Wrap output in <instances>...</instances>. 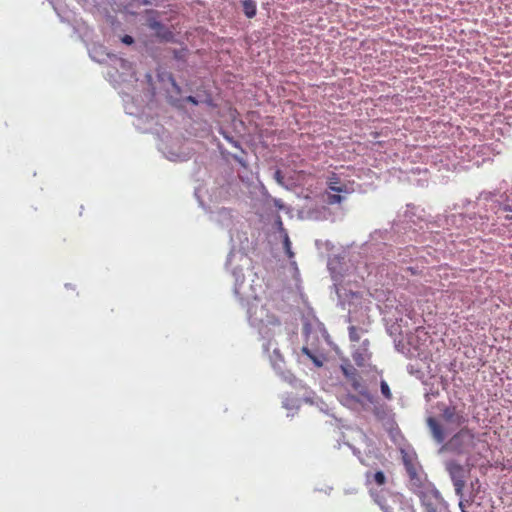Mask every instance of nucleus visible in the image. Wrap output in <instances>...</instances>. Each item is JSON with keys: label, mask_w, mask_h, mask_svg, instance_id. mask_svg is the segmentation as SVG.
<instances>
[{"label": "nucleus", "mask_w": 512, "mask_h": 512, "mask_svg": "<svg viewBox=\"0 0 512 512\" xmlns=\"http://www.w3.org/2000/svg\"><path fill=\"white\" fill-rule=\"evenodd\" d=\"M326 184L328 188L326 202L329 205L341 204L346 195L352 194L355 191L353 181L342 183L339 175L336 173H331L327 177Z\"/></svg>", "instance_id": "nucleus-1"}, {"label": "nucleus", "mask_w": 512, "mask_h": 512, "mask_svg": "<svg viewBox=\"0 0 512 512\" xmlns=\"http://www.w3.org/2000/svg\"><path fill=\"white\" fill-rule=\"evenodd\" d=\"M414 493L419 497L424 512H438L437 507L442 501L440 492L434 485L420 486Z\"/></svg>", "instance_id": "nucleus-2"}, {"label": "nucleus", "mask_w": 512, "mask_h": 512, "mask_svg": "<svg viewBox=\"0 0 512 512\" xmlns=\"http://www.w3.org/2000/svg\"><path fill=\"white\" fill-rule=\"evenodd\" d=\"M446 470L453 483L455 494L462 499L469 470L454 460H450L446 463Z\"/></svg>", "instance_id": "nucleus-3"}, {"label": "nucleus", "mask_w": 512, "mask_h": 512, "mask_svg": "<svg viewBox=\"0 0 512 512\" xmlns=\"http://www.w3.org/2000/svg\"><path fill=\"white\" fill-rule=\"evenodd\" d=\"M370 342L365 339L361 345L352 352V358L358 367L365 366L366 362L371 359V352L369 351Z\"/></svg>", "instance_id": "nucleus-4"}, {"label": "nucleus", "mask_w": 512, "mask_h": 512, "mask_svg": "<svg viewBox=\"0 0 512 512\" xmlns=\"http://www.w3.org/2000/svg\"><path fill=\"white\" fill-rule=\"evenodd\" d=\"M443 419L448 422L460 426L463 423V417L456 412L455 407H447L442 413Z\"/></svg>", "instance_id": "nucleus-5"}, {"label": "nucleus", "mask_w": 512, "mask_h": 512, "mask_svg": "<svg viewBox=\"0 0 512 512\" xmlns=\"http://www.w3.org/2000/svg\"><path fill=\"white\" fill-rule=\"evenodd\" d=\"M428 426L433 434V437L436 439L437 442L441 443L445 440L446 436L444 434V431L441 427V425L438 423V421L432 417L428 418L427 420Z\"/></svg>", "instance_id": "nucleus-6"}, {"label": "nucleus", "mask_w": 512, "mask_h": 512, "mask_svg": "<svg viewBox=\"0 0 512 512\" xmlns=\"http://www.w3.org/2000/svg\"><path fill=\"white\" fill-rule=\"evenodd\" d=\"M349 383L351 384L352 388L358 392L361 395H366L367 389L365 385L362 383V378L360 377L358 371L356 372V375L353 377L351 376L349 379H347Z\"/></svg>", "instance_id": "nucleus-7"}, {"label": "nucleus", "mask_w": 512, "mask_h": 512, "mask_svg": "<svg viewBox=\"0 0 512 512\" xmlns=\"http://www.w3.org/2000/svg\"><path fill=\"white\" fill-rule=\"evenodd\" d=\"M349 383L351 384L352 388L358 392L361 395H366L367 389L365 385L362 383V378L360 377L358 371L356 372V375L353 377L351 376L349 379H347Z\"/></svg>", "instance_id": "nucleus-8"}, {"label": "nucleus", "mask_w": 512, "mask_h": 512, "mask_svg": "<svg viewBox=\"0 0 512 512\" xmlns=\"http://www.w3.org/2000/svg\"><path fill=\"white\" fill-rule=\"evenodd\" d=\"M366 479L367 482H374L378 486H382L386 483V476L382 471H377L375 473L367 472Z\"/></svg>", "instance_id": "nucleus-9"}, {"label": "nucleus", "mask_w": 512, "mask_h": 512, "mask_svg": "<svg viewBox=\"0 0 512 512\" xmlns=\"http://www.w3.org/2000/svg\"><path fill=\"white\" fill-rule=\"evenodd\" d=\"M241 4L246 17L253 18L256 15L257 7L254 0H242Z\"/></svg>", "instance_id": "nucleus-10"}, {"label": "nucleus", "mask_w": 512, "mask_h": 512, "mask_svg": "<svg viewBox=\"0 0 512 512\" xmlns=\"http://www.w3.org/2000/svg\"><path fill=\"white\" fill-rule=\"evenodd\" d=\"M302 353L305 354L317 367L323 365V356L321 354L314 353L308 347H302Z\"/></svg>", "instance_id": "nucleus-11"}, {"label": "nucleus", "mask_w": 512, "mask_h": 512, "mask_svg": "<svg viewBox=\"0 0 512 512\" xmlns=\"http://www.w3.org/2000/svg\"><path fill=\"white\" fill-rule=\"evenodd\" d=\"M340 368L346 379L356 375L357 369L348 360L343 361Z\"/></svg>", "instance_id": "nucleus-12"}, {"label": "nucleus", "mask_w": 512, "mask_h": 512, "mask_svg": "<svg viewBox=\"0 0 512 512\" xmlns=\"http://www.w3.org/2000/svg\"><path fill=\"white\" fill-rule=\"evenodd\" d=\"M404 464H405L406 471H407L411 481L419 480L418 473H417V470H416V467L414 466V464L406 459L404 460Z\"/></svg>", "instance_id": "nucleus-13"}, {"label": "nucleus", "mask_w": 512, "mask_h": 512, "mask_svg": "<svg viewBox=\"0 0 512 512\" xmlns=\"http://www.w3.org/2000/svg\"><path fill=\"white\" fill-rule=\"evenodd\" d=\"M362 330L360 328H357L356 326H350L348 328V333H349V340L351 342H358L360 340V332Z\"/></svg>", "instance_id": "nucleus-14"}, {"label": "nucleus", "mask_w": 512, "mask_h": 512, "mask_svg": "<svg viewBox=\"0 0 512 512\" xmlns=\"http://www.w3.org/2000/svg\"><path fill=\"white\" fill-rule=\"evenodd\" d=\"M283 245H284V249H285L287 256L289 258H292L294 256V253L291 249V241L289 239L287 231H284V234H283Z\"/></svg>", "instance_id": "nucleus-15"}, {"label": "nucleus", "mask_w": 512, "mask_h": 512, "mask_svg": "<svg viewBox=\"0 0 512 512\" xmlns=\"http://www.w3.org/2000/svg\"><path fill=\"white\" fill-rule=\"evenodd\" d=\"M380 388H381V393L383 395V397L387 400H391L392 399V393H391V390L389 388V385L387 384V382L385 380H382L380 382Z\"/></svg>", "instance_id": "nucleus-16"}, {"label": "nucleus", "mask_w": 512, "mask_h": 512, "mask_svg": "<svg viewBox=\"0 0 512 512\" xmlns=\"http://www.w3.org/2000/svg\"><path fill=\"white\" fill-rule=\"evenodd\" d=\"M121 40L124 44L127 45H131L134 42L133 37L130 35H124Z\"/></svg>", "instance_id": "nucleus-17"}, {"label": "nucleus", "mask_w": 512, "mask_h": 512, "mask_svg": "<svg viewBox=\"0 0 512 512\" xmlns=\"http://www.w3.org/2000/svg\"><path fill=\"white\" fill-rule=\"evenodd\" d=\"M379 505L381 506V508L384 512H394L391 507H389L381 502H379Z\"/></svg>", "instance_id": "nucleus-18"}, {"label": "nucleus", "mask_w": 512, "mask_h": 512, "mask_svg": "<svg viewBox=\"0 0 512 512\" xmlns=\"http://www.w3.org/2000/svg\"><path fill=\"white\" fill-rule=\"evenodd\" d=\"M277 227H279V230L282 234H284V231H286L283 227V223L281 221V219L279 218L278 221H277Z\"/></svg>", "instance_id": "nucleus-19"}, {"label": "nucleus", "mask_w": 512, "mask_h": 512, "mask_svg": "<svg viewBox=\"0 0 512 512\" xmlns=\"http://www.w3.org/2000/svg\"><path fill=\"white\" fill-rule=\"evenodd\" d=\"M188 102L192 103V104H195L197 105L198 104V101L196 100L195 97L193 96H188L187 99H186Z\"/></svg>", "instance_id": "nucleus-20"}, {"label": "nucleus", "mask_w": 512, "mask_h": 512, "mask_svg": "<svg viewBox=\"0 0 512 512\" xmlns=\"http://www.w3.org/2000/svg\"><path fill=\"white\" fill-rule=\"evenodd\" d=\"M151 27H152L153 29H160V28H162V25H161V23H160V22H156V21H155V22L151 23Z\"/></svg>", "instance_id": "nucleus-21"}, {"label": "nucleus", "mask_w": 512, "mask_h": 512, "mask_svg": "<svg viewBox=\"0 0 512 512\" xmlns=\"http://www.w3.org/2000/svg\"><path fill=\"white\" fill-rule=\"evenodd\" d=\"M459 508L461 509V512L466 511L465 510V504H464V502L462 500L459 502Z\"/></svg>", "instance_id": "nucleus-22"}, {"label": "nucleus", "mask_w": 512, "mask_h": 512, "mask_svg": "<svg viewBox=\"0 0 512 512\" xmlns=\"http://www.w3.org/2000/svg\"><path fill=\"white\" fill-rule=\"evenodd\" d=\"M227 139L233 144V146L239 148V144H238L237 141H234V140H232L231 138H228V137H227Z\"/></svg>", "instance_id": "nucleus-23"}, {"label": "nucleus", "mask_w": 512, "mask_h": 512, "mask_svg": "<svg viewBox=\"0 0 512 512\" xmlns=\"http://www.w3.org/2000/svg\"><path fill=\"white\" fill-rule=\"evenodd\" d=\"M478 483H479V480L477 479V480L475 481V483H474V482H472V483H471V486H472V487H473V486H477V484H478Z\"/></svg>", "instance_id": "nucleus-24"}, {"label": "nucleus", "mask_w": 512, "mask_h": 512, "mask_svg": "<svg viewBox=\"0 0 512 512\" xmlns=\"http://www.w3.org/2000/svg\"><path fill=\"white\" fill-rule=\"evenodd\" d=\"M478 483H479V480L477 479V480L475 481V483H474V482H472V483H471V486H472V487H473V486H477V484H478Z\"/></svg>", "instance_id": "nucleus-25"}, {"label": "nucleus", "mask_w": 512, "mask_h": 512, "mask_svg": "<svg viewBox=\"0 0 512 512\" xmlns=\"http://www.w3.org/2000/svg\"><path fill=\"white\" fill-rule=\"evenodd\" d=\"M478 483H479V480L477 479V480L475 481V483H474V482H472V483H471V486H472V487H473V486H477V484H478Z\"/></svg>", "instance_id": "nucleus-26"}, {"label": "nucleus", "mask_w": 512, "mask_h": 512, "mask_svg": "<svg viewBox=\"0 0 512 512\" xmlns=\"http://www.w3.org/2000/svg\"><path fill=\"white\" fill-rule=\"evenodd\" d=\"M279 176H280V172H279V171H277V172H276V178H279Z\"/></svg>", "instance_id": "nucleus-27"}, {"label": "nucleus", "mask_w": 512, "mask_h": 512, "mask_svg": "<svg viewBox=\"0 0 512 512\" xmlns=\"http://www.w3.org/2000/svg\"><path fill=\"white\" fill-rule=\"evenodd\" d=\"M464 512H468V511H464Z\"/></svg>", "instance_id": "nucleus-28"}]
</instances>
